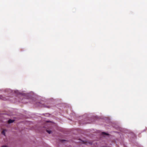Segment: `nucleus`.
I'll return each mask as SVG.
<instances>
[{
  "mask_svg": "<svg viewBox=\"0 0 147 147\" xmlns=\"http://www.w3.org/2000/svg\"><path fill=\"white\" fill-rule=\"evenodd\" d=\"M47 131L49 134H51L52 133V132L51 130H47Z\"/></svg>",
  "mask_w": 147,
  "mask_h": 147,
  "instance_id": "3",
  "label": "nucleus"
},
{
  "mask_svg": "<svg viewBox=\"0 0 147 147\" xmlns=\"http://www.w3.org/2000/svg\"><path fill=\"white\" fill-rule=\"evenodd\" d=\"M65 141V140H61V142H63V141Z\"/></svg>",
  "mask_w": 147,
  "mask_h": 147,
  "instance_id": "8",
  "label": "nucleus"
},
{
  "mask_svg": "<svg viewBox=\"0 0 147 147\" xmlns=\"http://www.w3.org/2000/svg\"><path fill=\"white\" fill-rule=\"evenodd\" d=\"M15 93H16L17 94H20V93L18 92V90H15Z\"/></svg>",
  "mask_w": 147,
  "mask_h": 147,
  "instance_id": "4",
  "label": "nucleus"
},
{
  "mask_svg": "<svg viewBox=\"0 0 147 147\" xmlns=\"http://www.w3.org/2000/svg\"><path fill=\"white\" fill-rule=\"evenodd\" d=\"M14 121V120L10 119L8 121V122L9 123H11L13 122Z\"/></svg>",
  "mask_w": 147,
  "mask_h": 147,
  "instance_id": "2",
  "label": "nucleus"
},
{
  "mask_svg": "<svg viewBox=\"0 0 147 147\" xmlns=\"http://www.w3.org/2000/svg\"><path fill=\"white\" fill-rule=\"evenodd\" d=\"M1 147H7L6 146H3Z\"/></svg>",
  "mask_w": 147,
  "mask_h": 147,
  "instance_id": "7",
  "label": "nucleus"
},
{
  "mask_svg": "<svg viewBox=\"0 0 147 147\" xmlns=\"http://www.w3.org/2000/svg\"><path fill=\"white\" fill-rule=\"evenodd\" d=\"M0 99L3 100H6L7 99L1 95H0Z\"/></svg>",
  "mask_w": 147,
  "mask_h": 147,
  "instance_id": "1",
  "label": "nucleus"
},
{
  "mask_svg": "<svg viewBox=\"0 0 147 147\" xmlns=\"http://www.w3.org/2000/svg\"><path fill=\"white\" fill-rule=\"evenodd\" d=\"M102 134H105V135H108L106 133H105V132H103L102 133Z\"/></svg>",
  "mask_w": 147,
  "mask_h": 147,
  "instance_id": "6",
  "label": "nucleus"
},
{
  "mask_svg": "<svg viewBox=\"0 0 147 147\" xmlns=\"http://www.w3.org/2000/svg\"><path fill=\"white\" fill-rule=\"evenodd\" d=\"M2 134L4 135L5 136V133L4 130H3L2 132Z\"/></svg>",
  "mask_w": 147,
  "mask_h": 147,
  "instance_id": "5",
  "label": "nucleus"
}]
</instances>
